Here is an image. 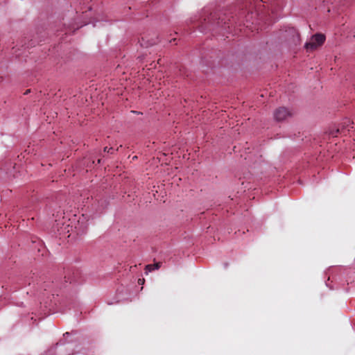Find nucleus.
I'll return each instance as SVG.
<instances>
[{"label": "nucleus", "instance_id": "obj_8", "mask_svg": "<svg viewBox=\"0 0 355 355\" xmlns=\"http://www.w3.org/2000/svg\"><path fill=\"white\" fill-rule=\"evenodd\" d=\"M349 128H354V126L351 125L350 127H349ZM348 130H349V129H348Z\"/></svg>", "mask_w": 355, "mask_h": 355}, {"label": "nucleus", "instance_id": "obj_1", "mask_svg": "<svg viewBox=\"0 0 355 355\" xmlns=\"http://www.w3.org/2000/svg\"><path fill=\"white\" fill-rule=\"evenodd\" d=\"M325 41V36L321 33L313 35L309 42H307L304 47L307 51L315 50L318 47L322 46Z\"/></svg>", "mask_w": 355, "mask_h": 355}, {"label": "nucleus", "instance_id": "obj_3", "mask_svg": "<svg viewBox=\"0 0 355 355\" xmlns=\"http://www.w3.org/2000/svg\"><path fill=\"white\" fill-rule=\"evenodd\" d=\"M162 266L161 262H157L154 264H148L146 266V273L148 274L149 272H151L155 270L159 269Z\"/></svg>", "mask_w": 355, "mask_h": 355}, {"label": "nucleus", "instance_id": "obj_2", "mask_svg": "<svg viewBox=\"0 0 355 355\" xmlns=\"http://www.w3.org/2000/svg\"><path fill=\"white\" fill-rule=\"evenodd\" d=\"M292 112L285 107H280L274 112V118L277 121H282L292 116Z\"/></svg>", "mask_w": 355, "mask_h": 355}, {"label": "nucleus", "instance_id": "obj_7", "mask_svg": "<svg viewBox=\"0 0 355 355\" xmlns=\"http://www.w3.org/2000/svg\"><path fill=\"white\" fill-rule=\"evenodd\" d=\"M291 31H292L293 33H295V32H296V31H295V29H293V28L291 30Z\"/></svg>", "mask_w": 355, "mask_h": 355}, {"label": "nucleus", "instance_id": "obj_6", "mask_svg": "<svg viewBox=\"0 0 355 355\" xmlns=\"http://www.w3.org/2000/svg\"><path fill=\"white\" fill-rule=\"evenodd\" d=\"M144 279H139L138 283L139 284H143L144 283Z\"/></svg>", "mask_w": 355, "mask_h": 355}, {"label": "nucleus", "instance_id": "obj_4", "mask_svg": "<svg viewBox=\"0 0 355 355\" xmlns=\"http://www.w3.org/2000/svg\"><path fill=\"white\" fill-rule=\"evenodd\" d=\"M345 125H342V127H339L336 128L335 130H331L330 132V135H331L333 137H337L338 134L340 132H342L344 130Z\"/></svg>", "mask_w": 355, "mask_h": 355}, {"label": "nucleus", "instance_id": "obj_5", "mask_svg": "<svg viewBox=\"0 0 355 355\" xmlns=\"http://www.w3.org/2000/svg\"><path fill=\"white\" fill-rule=\"evenodd\" d=\"M104 151L107 152L108 153H113L114 150H113V148H112V147L111 148L105 147Z\"/></svg>", "mask_w": 355, "mask_h": 355}]
</instances>
